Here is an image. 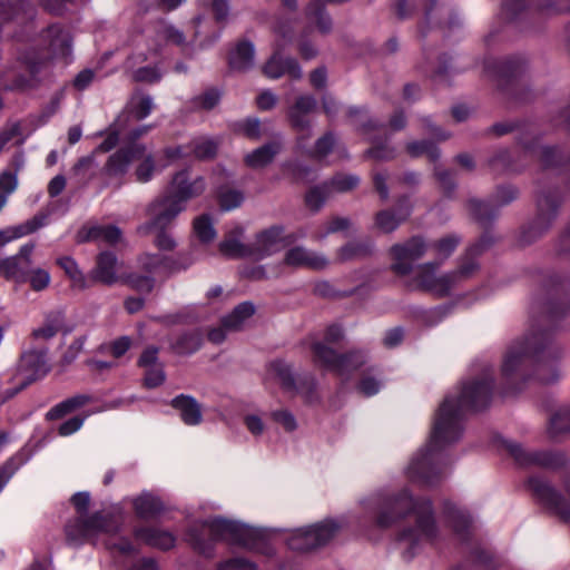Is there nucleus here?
<instances>
[{"label": "nucleus", "mask_w": 570, "mask_h": 570, "mask_svg": "<svg viewBox=\"0 0 570 570\" xmlns=\"http://www.w3.org/2000/svg\"><path fill=\"white\" fill-rule=\"evenodd\" d=\"M493 391V370L484 367L445 395L435 413L428 445L415 453L405 468L411 482L430 487L441 480L446 471L442 450L461 439L464 414L485 407Z\"/></svg>", "instance_id": "1"}, {"label": "nucleus", "mask_w": 570, "mask_h": 570, "mask_svg": "<svg viewBox=\"0 0 570 570\" xmlns=\"http://www.w3.org/2000/svg\"><path fill=\"white\" fill-rule=\"evenodd\" d=\"M357 507L363 514L375 513V525L381 529H389L409 515L414 517V522L403 525L397 533V542L406 560L425 546L436 542L441 535L431 502L414 498L409 488L395 493L373 492L361 498Z\"/></svg>", "instance_id": "2"}, {"label": "nucleus", "mask_w": 570, "mask_h": 570, "mask_svg": "<svg viewBox=\"0 0 570 570\" xmlns=\"http://www.w3.org/2000/svg\"><path fill=\"white\" fill-rule=\"evenodd\" d=\"M561 356V348L552 345L550 337L543 332H530L513 341L508 346L501 365L504 393H517L531 380L543 384L557 382L561 377L558 366Z\"/></svg>", "instance_id": "3"}, {"label": "nucleus", "mask_w": 570, "mask_h": 570, "mask_svg": "<svg viewBox=\"0 0 570 570\" xmlns=\"http://www.w3.org/2000/svg\"><path fill=\"white\" fill-rule=\"evenodd\" d=\"M267 529L238 519L222 515L195 521L185 533V540L204 556H212L214 542H226L249 552L273 558L275 547L271 543Z\"/></svg>", "instance_id": "4"}, {"label": "nucleus", "mask_w": 570, "mask_h": 570, "mask_svg": "<svg viewBox=\"0 0 570 570\" xmlns=\"http://www.w3.org/2000/svg\"><path fill=\"white\" fill-rule=\"evenodd\" d=\"M71 502L78 513V518L66 527V533L70 540L97 543L98 540L104 539V543L109 550L121 556H130L137 551L135 543L117 535V531L124 522L122 513L118 508L112 511H101L91 515H85L90 503L88 492L73 494Z\"/></svg>", "instance_id": "5"}, {"label": "nucleus", "mask_w": 570, "mask_h": 570, "mask_svg": "<svg viewBox=\"0 0 570 570\" xmlns=\"http://www.w3.org/2000/svg\"><path fill=\"white\" fill-rule=\"evenodd\" d=\"M206 188L205 179L200 176L190 178L187 169L180 170L173 177L166 194L149 205L151 224L156 228L169 226L186 208V203L200 196Z\"/></svg>", "instance_id": "6"}, {"label": "nucleus", "mask_w": 570, "mask_h": 570, "mask_svg": "<svg viewBox=\"0 0 570 570\" xmlns=\"http://www.w3.org/2000/svg\"><path fill=\"white\" fill-rule=\"evenodd\" d=\"M484 248L483 244H475L470 247L462 258L458 271L451 273H439L438 267L428 263L419 267L415 276L417 287L435 296H444L461 281L472 276L479 268L475 256Z\"/></svg>", "instance_id": "7"}, {"label": "nucleus", "mask_w": 570, "mask_h": 570, "mask_svg": "<svg viewBox=\"0 0 570 570\" xmlns=\"http://www.w3.org/2000/svg\"><path fill=\"white\" fill-rule=\"evenodd\" d=\"M40 39L42 51L30 48L19 56V60L31 75L38 73L49 59L68 62L72 53V37L63 26H49L42 31Z\"/></svg>", "instance_id": "8"}, {"label": "nucleus", "mask_w": 570, "mask_h": 570, "mask_svg": "<svg viewBox=\"0 0 570 570\" xmlns=\"http://www.w3.org/2000/svg\"><path fill=\"white\" fill-rule=\"evenodd\" d=\"M460 243L456 235H446L432 244H425L421 238H412L404 245H395L392 247L393 269L400 275L407 274L413 262L421 258L425 253H430L438 257L441 262L445 261L454 252Z\"/></svg>", "instance_id": "9"}, {"label": "nucleus", "mask_w": 570, "mask_h": 570, "mask_svg": "<svg viewBox=\"0 0 570 570\" xmlns=\"http://www.w3.org/2000/svg\"><path fill=\"white\" fill-rule=\"evenodd\" d=\"M343 338V330L338 325H331L325 333V342H316L312 346L314 362L338 376H346L365 363V356L361 352H350L337 355L327 344L336 343Z\"/></svg>", "instance_id": "10"}, {"label": "nucleus", "mask_w": 570, "mask_h": 570, "mask_svg": "<svg viewBox=\"0 0 570 570\" xmlns=\"http://www.w3.org/2000/svg\"><path fill=\"white\" fill-rule=\"evenodd\" d=\"M138 163L135 176L139 183L149 181L156 170L155 159L144 144H134L121 147L112 154L106 165L107 173L112 176H121L128 171L131 164Z\"/></svg>", "instance_id": "11"}, {"label": "nucleus", "mask_w": 570, "mask_h": 570, "mask_svg": "<svg viewBox=\"0 0 570 570\" xmlns=\"http://www.w3.org/2000/svg\"><path fill=\"white\" fill-rule=\"evenodd\" d=\"M275 49L273 56L263 67V72L271 79L288 76L292 79L302 77L298 62L291 57H283L281 51L293 40V27L289 21H279L274 28Z\"/></svg>", "instance_id": "12"}, {"label": "nucleus", "mask_w": 570, "mask_h": 570, "mask_svg": "<svg viewBox=\"0 0 570 570\" xmlns=\"http://www.w3.org/2000/svg\"><path fill=\"white\" fill-rule=\"evenodd\" d=\"M167 46H177L181 52L186 55L191 52L190 45L186 40L184 32L171 23L161 22L157 26L155 36L151 39V43L148 49L149 57L145 52L140 51L127 60L126 67L128 69H135L138 63L148 60L153 56L161 53Z\"/></svg>", "instance_id": "13"}, {"label": "nucleus", "mask_w": 570, "mask_h": 570, "mask_svg": "<svg viewBox=\"0 0 570 570\" xmlns=\"http://www.w3.org/2000/svg\"><path fill=\"white\" fill-rule=\"evenodd\" d=\"M317 108L316 99L311 95H301L295 102L288 108L287 117L292 128L297 134V142L304 148L305 141L312 135V121L308 115Z\"/></svg>", "instance_id": "14"}, {"label": "nucleus", "mask_w": 570, "mask_h": 570, "mask_svg": "<svg viewBox=\"0 0 570 570\" xmlns=\"http://www.w3.org/2000/svg\"><path fill=\"white\" fill-rule=\"evenodd\" d=\"M528 487L541 503L560 520H570L569 502L550 484L540 478L533 476L528 481Z\"/></svg>", "instance_id": "15"}, {"label": "nucleus", "mask_w": 570, "mask_h": 570, "mask_svg": "<svg viewBox=\"0 0 570 570\" xmlns=\"http://www.w3.org/2000/svg\"><path fill=\"white\" fill-rule=\"evenodd\" d=\"M504 449L514 458L520 465H539L556 469L564 464L566 458L561 453L530 452L513 441H504Z\"/></svg>", "instance_id": "16"}, {"label": "nucleus", "mask_w": 570, "mask_h": 570, "mask_svg": "<svg viewBox=\"0 0 570 570\" xmlns=\"http://www.w3.org/2000/svg\"><path fill=\"white\" fill-rule=\"evenodd\" d=\"M48 372L45 355L39 352L24 353L17 366L13 381L18 385L14 393L43 377Z\"/></svg>", "instance_id": "17"}, {"label": "nucleus", "mask_w": 570, "mask_h": 570, "mask_svg": "<svg viewBox=\"0 0 570 570\" xmlns=\"http://www.w3.org/2000/svg\"><path fill=\"white\" fill-rule=\"evenodd\" d=\"M559 199L554 194H542L538 198V214L530 227L533 236H530L525 242H531L534 237L543 234L552 224L557 216L559 207Z\"/></svg>", "instance_id": "18"}, {"label": "nucleus", "mask_w": 570, "mask_h": 570, "mask_svg": "<svg viewBox=\"0 0 570 570\" xmlns=\"http://www.w3.org/2000/svg\"><path fill=\"white\" fill-rule=\"evenodd\" d=\"M517 195L515 188L511 186L501 187L497 190L492 203L471 199L468 204V208L475 219L484 222L494 215V207L509 204L517 198Z\"/></svg>", "instance_id": "19"}, {"label": "nucleus", "mask_w": 570, "mask_h": 570, "mask_svg": "<svg viewBox=\"0 0 570 570\" xmlns=\"http://www.w3.org/2000/svg\"><path fill=\"white\" fill-rule=\"evenodd\" d=\"M286 544L295 551H312L323 548L316 522L289 530L285 535Z\"/></svg>", "instance_id": "20"}, {"label": "nucleus", "mask_w": 570, "mask_h": 570, "mask_svg": "<svg viewBox=\"0 0 570 570\" xmlns=\"http://www.w3.org/2000/svg\"><path fill=\"white\" fill-rule=\"evenodd\" d=\"M266 379L278 383L287 392H297L304 394L307 399L312 392V386H305L295 380L291 366L283 361L272 362L266 372Z\"/></svg>", "instance_id": "21"}, {"label": "nucleus", "mask_w": 570, "mask_h": 570, "mask_svg": "<svg viewBox=\"0 0 570 570\" xmlns=\"http://www.w3.org/2000/svg\"><path fill=\"white\" fill-rule=\"evenodd\" d=\"M35 248L36 245L33 243H26L19 248L16 255L7 257L9 278L20 283H24L27 281V276L32 269V254Z\"/></svg>", "instance_id": "22"}, {"label": "nucleus", "mask_w": 570, "mask_h": 570, "mask_svg": "<svg viewBox=\"0 0 570 570\" xmlns=\"http://www.w3.org/2000/svg\"><path fill=\"white\" fill-rule=\"evenodd\" d=\"M325 256L303 246H295L285 253L284 264L295 268L321 269L327 265Z\"/></svg>", "instance_id": "23"}, {"label": "nucleus", "mask_w": 570, "mask_h": 570, "mask_svg": "<svg viewBox=\"0 0 570 570\" xmlns=\"http://www.w3.org/2000/svg\"><path fill=\"white\" fill-rule=\"evenodd\" d=\"M285 245L284 229L274 226L257 235L254 248H252L254 258H264L279 250Z\"/></svg>", "instance_id": "24"}, {"label": "nucleus", "mask_w": 570, "mask_h": 570, "mask_svg": "<svg viewBox=\"0 0 570 570\" xmlns=\"http://www.w3.org/2000/svg\"><path fill=\"white\" fill-rule=\"evenodd\" d=\"M47 219L48 215L41 213L19 225L0 229V247L37 232L47 224Z\"/></svg>", "instance_id": "25"}, {"label": "nucleus", "mask_w": 570, "mask_h": 570, "mask_svg": "<svg viewBox=\"0 0 570 570\" xmlns=\"http://www.w3.org/2000/svg\"><path fill=\"white\" fill-rule=\"evenodd\" d=\"M119 267L116 256L112 253L104 252L97 258L91 278L107 285L115 284L119 281Z\"/></svg>", "instance_id": "26"}, {"label": "nucleus", "mask_w": 570, "mask_h": 570, "mask_svg": "<svg viewBox=\"0 0 570 570\" xmlns=\"http://www.w3.org/2000/svg\"><path fill=\"white\" fill-rule=\"evenodd\" d=\"M171 405L186 425L196 426L202 423V405L194 397L181 394L171 401Z\"/></svg>", "instance_id": "27"}, {"label": "nucleus", "mask_w": 570, "mask_h": 570, "mask_svg": "<svg viewBox=\"0 0 570 570\" xmlns=\"http://www.w3.org/2000/svg\"><path fill=\"white\" fill-rule=\"evenodd\" d=\"M136 542L167 550L175 546L176 538L169 531L157 528H139L135 530Z\"/></svg>", "instance_id": "28"}, {"label": "nucleus", "mask_w": 570, "mask_h": 570, "mask_svg": "<svg viewBox=\"0 0 570 570\" xmlns=\"http://www.w3.org/2000/svg\"><path fill=\"white\" fill-rule=\"evenodd\" d=\"M350 519L346 514L327 517L316 521L322 546H327L348 525Z\"/></svg>", "instance_id": "29"}, {"label": "nucleus", "mask_w": 570, "mask_h": 570, "mask_svg": "<svg viewBox=\"0 0 570 570\" xmlns=\"http://www.w3.org/2000/svg\"><path fill=\"white\" fill-rule=\"evenodd\" d=\"M255 49L249 41L243 40L236 43L229 53V66L236 71H246L254 66Z\"/></svg>", "instance_id": "30"}, {"label": "nucleus", "mask_w": 570, "mask_h": 570, "mask_svg": "<svg viewBox=\"0 0 570 570\" xmlns=\"http://www.w3.org/2000/svg\"><path fill=\"white\" fill-rule=\"evenodd\" d=\"M80 240H97L116 244L121 239V230L114 225H92L79 233Z\"/></svg>", "instance_id": "31"}, {"label": "nucleus", "mask_w": 570, "mask_h": 570, "mask_svg": "<svg viewBox=\"0 0 570 570\" xmlns=\"http://www.w3.org/2000/svg\"><path fill=\"white\" fill-rule=\"evenodd\" d=\"M242 234L243 229L240 227L227 234L225 239L219 244V252L224 256L232 258L253 257L252 248L245 246L239 239Z\"/></svg>", "instance_id": "32"}, {"label": "nucleus", "mask_w": 570, "mask_h": 570, "mask_svg": "<svg viewBox=\"0 0 570 570\" xmlns=\"http://www.w3.org/2000/svg\"><path fill=\"white\" fill-rule=\"evenodd\" d=\"M410 215V208L400 204L397 215L391 210H382L376 215L375 225L383 233H391Z\"/></svg>", "instance_id": "33"}, {"label": "nucleus", "mask_w": 570, "mask_h": 570, "mask_svg": "<svg viewBox=\"0 0 570 570\" xmlns=\"http://www.w3.org/2000/svg\"><path fill=\"white\" fill-rule=\"evenodd\" d=\"M570 432V409L562 407L556 411L548 423L547 433L551 440H558Z\"/></svg>", "instance_id": "34"}, {"label": "nucleus", "mask_w": 570, "mask_h": 570, "mask_svg": "<svg viewBox=\"0 0 570 570\" xmlns=\"http://www.w3.org/2000/svg\"><path fill=\"white\" fill-rule=\"evenodd\" d=\"M138 267L149 275H160L174 269L168 258L160 254H142L138 258Z\"/></svg>", "instance_id": "35"}, {"label": "nucleus", "mask_w": 570, "mask_h": 570, "mask_svg": "<svg viewBox=\"0 0 570 570\" xmlns=\"http://www.w3.org/2000/svg\"><path fill=\"white\" fill-rule=\"evenodd\" d=\"M279 150L281 146L277 142L266 144L247 154L245 157V163L252 168L264 167L273 160Z\"/></svg>", "instance_id": "36"}, {"label": "nucleus", "mask_w": 570, "mask_h": 570, "mask_svg": "<svg viewBox=\"0 0 570 570\" xmlns=\"http://www.w3.org/2000/svg\"><path fill=\"white\" fill-rule=\"evenodd\" d=\"M33 87V80L19 75L14 67L8 66L0 73V88L3 90H26Z\"/></svg>", "instance_id": "37"}, {"label": "nucleus", "mask_w": 570, "mask_h": 570, "mask_svg": "<svg viewBox=\"0 0 570 570\" xmlns=\"http://www.w3.org/2000/svg\"><path fill=\"white\" fill-rule=\"evenodd\" d=\"M151 110L153 99L148 96L137 95L130 99L126 112L121 116H124V121L127 124L129 117L135 120H141L146 118Z\"/></svg>", "instance_id": "38"}, {"label": "nucleus", "mask_w": 570, "mask_h": 570, "mask_svg": "<svg viewBox=\"0 0 570 570\" xmlns=\"http://www.w3.org/2000/svg\"><path fill=\"white\" fill-rule=\"evenodd\" d=\"M91 396L86 394H79L72 397H69L65 400L63 402L57 404L55 407H52L48 413V419H60L65 416L66 414H69L86 404L90 403Z\"/></svg>", "instance_id": "39"}, {"label": "nucleus", "mask_w": 570, "mask_h": 570, "mask_svg": "<svg viewBox=\"0 0 570 570\" xmlns=\"http://www.w3.org/2000/svg\"><path fill=\"white\" fill-rule=\"evenodd\" d=\"M132 505L140 518H151L163 509L160 500L150 493H142L135 498Z\"/></svg>", "instance_id": "40"}, {"label": "nucleus", "mask_w": 570, "mask_h": 570, "mask_svg": "<svg viewBox=\"0 0 570 570\" xmlns=\"http://www.w3.org/2000/svg\"><path fill=\"white\" fill-rule=\"evenodd\" d=\"M255 312V307L249 302H244L236 306L234 311L224 317V325L229 330H238Z\"/></svg>", "instance_id": "41"}, {"label": "nucleus", "mask_w": 570, "mask_h": 570, "mask_svg": "<svg viewBox=\"0 0 570 570\" xmlns=\"http://www.w3.org/2000/svg\"><path fill=\"white\" fill-rule=\"evenodd\" d=\"M202 344V334L194 330L183 333L175 343H173V350L178 354H191L196 352Z\"/></svg>", "instance_id": "42"}, {"label": "nucleus", "mask_w": 570, "mask_h": 570, "mask_svg": "<svg viewBox=\"0 0 570 570\" xmlns=\"http://www.w3.org/2000/svg\"><path fill=\"white\" fill-rule=\"evenodd\" d=\"M147 216H148V220L140 225L138 230L139 233L141 234H148V233H151V232H158V235L156 237V240H155V244L156 246L161 249V250H171L176 247V242L175 239L165 232V229L168 227H164V228H156L154 226H150L151 224V215L149 214V207L147 208Z\"/></svg>", "instance_id": "43"}, {"label": "nucleus", "mask_w": 570, "mask_h": 570, "mask_svg": "<svg viewBox=\"0 0 570 570\" xmlns=\"http://www.w3.org/2000/svg\"><path fill=\"white\" fill-rule=\"evenodd\" d=\"M194 234L203 244L213 242L216 237L214 222L208 214H203L194 219Z\"/></svg>", "instance_id": "44"}, {"label": "nucleus", "mask_w": 570, "mask_h": 570, "mask_svg": "<svg viewBox=\"0 0 570 570\" xmlns=\"http://www.w3.org/2000/svg\"><path fill=\"white\" fill-rule=\"evenodd\" d=\"M218 204L222 210L229 212L239 207L244 199V193L236 188L223 187L217 194Z\"/></svg>", "instance_id": "45"}, {"label": "nucleus", "mask_w": 570, "mask_h": 570, "mask_svg": "<svg viewBox=\"0 0 570 570\" xmlns=\"http://www.w3.org/2000/svg\"><path fill=\"white\" fill-rule=\"evenodd\" d=\"M124 116H119L117 120L108 128L106 138L96 148V153H107L111 150L119 141L120 134L126 129Z\"/></svg>", "instance_id": "46"}, {"label": "nucleus", "mask_w": 570, "mask_h": 570, "mask_svg": "<svg viewBox=\"0 0 570 570\" xmlns=\"http://www.w3.org/2000/svg\"><path fill=\"white\" fill-rule=\"evenodd\" d=\"M58 265L65 271L70 281L72 282V286L77 288L87 287V282L85 275L78 268V265L71 257H61L58 259Z\"/></svg>", "instance_id": "47"}, {"label": "nucleus", "mask_w": 570, "mask_h": 570, "mask_svg": "<svg viewBox=\"0 0 570 570\" xmlns=\"http://www.w3.org/2000/svg\"><path fill=\"white\" fill-rule=\"evenodd\" d=\"M26 9V3L18 0H0V23L11 20H22L21 13Z\"/></svg>", "instance_id": "48"}, {"label": "nucleus", "mask_w": 570, "mask_h": 570, "mask_svg": "<svg viewBox=\"0 0 570 570\" xmlns=\"http://www.w3.org/2000/svg\"><path fill=\"white\" fill-rule=\"evenodd\" d=\"M217 148V141L212 138L199 137L191 141L193 155L198 159H206L215 156Z\"/></svg>", "instance_id": "49"}, {"label": "nucleus", "mask_w": 570, "mask_h": 570, "mask_svg": "<svg viewBox=\"0 0 570 570\" xmlns=\"http://www.w3.org/2000/svg\"><path fill=\"white\" fill-rule=\"evenodd\" d=\"M18 187L17 173L9 170L0 174V212L7 205L8 198Z\"/></svg>", "instance_id": "50"}, {"label": "nucleus", "mask_w": 570, "mask_h": 570, "mask_svg": "<svg viewBox=\"0 0 570 570\" xmlns=\"http://www.w3.org/2000/svg\"><path fill=\"white\" fill-rule=\"evenodd\" d=\"M449 521L453 531L461 538H464L471 528L470 515L465 511L455 507L452 508Z\"/></svg>", "instance_id": "51"}, {"label": "nucleus", "mask_w": 570, "mask_h": 570, "mask_svg": "<svg viewBox=\"0 0 570 570\" xmlns=\"http://www.w3.org/2000/svg\"><path fill=\"white\" fill-rule=\"evenodd\" d=\"M215 570H259L256 562L248 558L236 556L224 559L216 564Z\"/></svg>", "instance_id": "52"}, {"label": "nucleus", "mask_w": 570, "mask_h": 570, "mask_svg": "<svg viewBox=\"0 0 570 570\" xmlns=\"http://www.w3.org/2000/svg\"><path fill=\"white\" fill-rule=\"evenodd\" d=\"M330 196V187L327 185L312 188L305 197L306 205L312 210H318Z\"/></svg>", "instance_id": "53"}, {"label": "nucleus", "mask_w": 570, "mask_h": 570, "mask_svg": "<svg viewBox=\"0 0 570 570\" xmlns=\"http://www.w3.org/2000/svg\"><path fill=\"white\" fill-rule=\"evenodd\" d=\"M51 277L47 269L36 267L30 271L27 281L33 291L40 292L47 288L50 284Z\"/></svg>", "instance_id": "54"}, {"label": "nucleus", "mask_w": 570, "mask_h": 570, "mask_svg": "<svg viewBox=\"0 0 570 570\" xmlns=\"http://www.w3.org/2000/svg\"><path fill=\"white\" fill-rule=\"evenodd\" d=\"M358 184V178L354 175L340 174L333 177L330 187V194L332 191L345 193L355 188Z\"/></svg>", "instance_id": "55"}, {"label": "nucleus", "mask_w": 570, "mask_h": 570, "mask_svg": "<svg viewBox=\"0 0 570 570\" xmlns=\"http://www.w3.org/2000/svg\"><path fill=\"white\" fill-rule=\"evenodd\" d=\"M161 71L157 66H144L132 71V78L136 81L153 83L161 78Z\"/></svg>", "instance_id": "56"}, {"label": "nucleus", "mask_w": 570, "mask_h": 570, "mask_svg": "<svg viewBox=\"0 0 570 570\" xmlns=\"http://www.w3.org/2000/svg\"><path fill=\"white\" fill-rule=\"evenodd\" d=\"M382 385L383 383L377 374H365L362 376L357 389L363 395L372 396L381 390Z\"/></svg>", "instance_id": "57"}, {"label": "nucleus", "mask_w": 570, "mask_h": 570, "mask_svg": "<svg viewBox=\"0 0 570 570\" xmlns=\"http://www.w3.org/2000/svg\"><path fill=\"white\" fill-rule=\"evenodd\" d=\"M350 225L351 223L346 217H333L325 224L324 229L315 235V238L323 239L332 233L347 229Z\"/></svg>", "instance_id": "58"}, {"label": "nucleus", "mask_w": 570, "mask_h": 570, "mask_svg": "<svg viewBox=\"0 0 570 570\" xmlns=\"http://www.w3.org/2000/svg\"><path fill=\"white\" fill-rule=\"evenodd\" d=\"M247 431L254 436H261L266 429L263 416L258 413H247L243 419Z\"/></svg>", "instance_id": "59"}, {"label": "nucleus", "mask_w": 570, "mask_h": 570, "mask_svg": "<svg viewBox=\"0 0 570 570\" xmlns=\"http://www.w3.org/2000/svg\"><path fill=\"white\" fill-rule=\"evenodd\" d=\"M366 253H367V248L364 245H362L360 243L352 242V243H348L345 246L341 247L337 255H338V259L344 262V261H350V259L363 256Z\"/></svg>", "instance_id": "60"}, {"label": "nucleus", "mask_w": 570, "mask_h": 570, "mask_svg": "<svg viewBox=\"0 0 570 570\" xmlns=\"http://www.w3.org/2000/svg\"><path fill=\"white\" fill-rule=\"evenodd\" d=\"M164 381H165V373H164L160 364L145 368L144 384L147 387H149V389L157 387L160 384H163Z\"/></svg>", "instance_id": "61"}, {"label": "nucleus", "mask_w": 570, "mask_h": 570, "mask_svg": "<svg viewBox=\"0 0 570 570\" xmlns=\"http://www.w3.org/2000/svg\"><path fill=\"white\" fill-rule=\"evenodd\" d=\"M272 419L283 426L287 432L296 430L297 422L295 416L287 410H276L272 412Z\"/></svg>", "instance_id": "62"}, {"label": "nucleus", "mask_w": 570, "mask_h": 570, "mask_svg": "<svg viewBox=\"0 0 570 570\" xmlns=\"http://www.w3.org/2000/svg\"><path fill=\"white\" fill-rule=\"evenodd\" d=\"M407 151L412 156L428 155L430 158L434 159L438 157L436 147L429 141H415L411 142L407 146Z\"/></svg>", "instance_id": "63"}, {"label": "nucleus", "mask_w": 570, "mask_h": 570, "mask_svg": "<svg viewBox=\"0 0 570 570\" xmlns=\"http://www.w3.org/2000/svg\"><path fill=\"white\" fill-rule=\"evenodd\" d=\"M334 145L335 138L333 135L326 134L316 141L312 154L314 157L323 158L333 149Z\"/></svg>", "instance_id": "64"}]
</instances>
